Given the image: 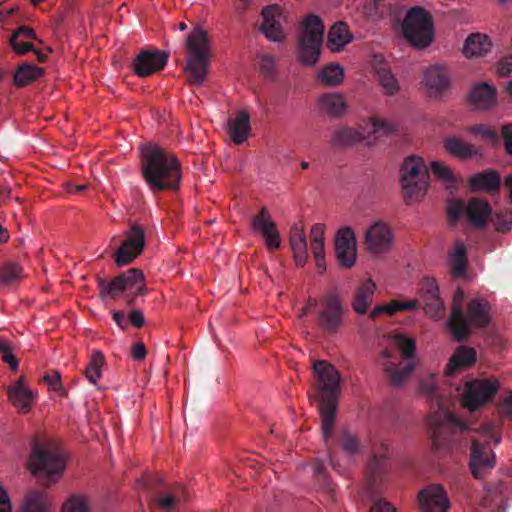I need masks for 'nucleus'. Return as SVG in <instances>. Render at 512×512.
Masks as SVG:
<instances>
[{"instance_id":"nucleus-44","label":"nucleus","mask_w":512,"mask_h":512,"mask_svg":"<svg viewBox=\"0 0 512 512\" xmlns=\"http://www.w3.org/2000/svg\"><path fill=\"white\" fill-rule=\"evenodd\" d=\"M344 79L343 66H322L317 73V80L324 86H337Z\"/></svg>"},{"instance_id":"nucleus-61","label":"nucleus","mask_w":512,"mask_h":512,"mask_svg":"<svg viewBox=\"0 0 512 512\" xmlns=\"http://www.w3.org/2000/svg\"><path fill=\"white\" fill-rule=\"evenodd\" d=\"M134 73L141 77L146 78L157 72H160L165 66H131Z\"/></svg>"},{"instance_id":"nucleus-38","label":"nucleus","mask_w":512,"mask_h":512,"mask_svg":"<svg viewBox=\"0 0 512 512\" xmlns=\"http://www.w3.org/2000/svg\"><path fill=\"white\" fill-rule=\"evenodd\" d=\"M451 274L453 277L463 276L467 268V249L464 243L457 240L453 251L449 253Z\"/></svg>"},{"instance_id":"nucleus-43","label":"nucleus","mask_w":512,"mask_h":512,"mask_svg":"<svg viewBox=\"0 0 512 512\" xmlns=\"http://www.w3.org/2000/svg\"><path fill=\"white\" fill-rule=\"evenodd\" d=\"M364 135L356 129L342 127L335 131L332 144L335 146H351L364 140Z\"/></svg>"},{"instance_id":"nucleus-37","label":"nucleus","mask_w":512,"mask_h":512,"mask_svg":"<svg viewBox=\"0 0 512 512\" xmlns=\"http://www.w3.org/2000/svg\"><path fill=\"white\" fill-rule=\"evenodd\" d=\"M35 38L34 31L26 26L19 27L10 37L9 43L17 54H25L33 50V45L28 39Z\"/></svg>"},{"instance_id":"nucleus-40","label":"nucleus","mask_w":512,"mask_h":512,"mask_svg":"<svg viewBox=\"0 0 512 512\" xmlns=\"http://www.w3.org/2000/svg\"><path fill=\"white\" fill-rule=\"evenodd\" d=\"M418 304H419L418 300H408V301L392 300L387 304L379 305V306L375 307L369 314V317L371 319H375L383 313H386L389 315H394L400 311L413 310V309L417 308Z\"/></svg>"},{"instance_id":"nucleus-58","label":"nucleus","mask_w":512,"mask_h":512,"mask_svg":"<svg viewBox=\"0 0 512 512\" xmlns=\"http://www.w3.org/2000/svg\"><path fill=\"white\" fill-rule=\"evenodd\" d=\"M495 226L500 232H507L512 229V212L504 211L496 213Z\"/></svg>"},{"instance_id":"nucleus-33","label":"nucleus","mask_w":512,"mask_h":512,"mask_svg":"<svg viewBox=\"0 0 512 512\" xmlns=\"http://www.w3.org/2000/svg\"><path fill=\"white\" fill-rule=\"evenodd\" d=\"M489 303L484 299H473L469 301L467 306V314L469 327L475 326L479 328H484L488 326L490 322L489 315Z\"/></svg>"},{"instance_id":"nucleus-31","label":"nucleus","mask_w":512,"mask_h":512,"mask_svg":"<svg viewBox=\"0 0 512 512\" xmlns=\"http://www.w3.org/2000/svg\"><path fill=\"white\" fill-rule=\"evenodd\" d=\"M492 50V41L490 37L483 33H472L464 42L463 54L467 58L482 57Z\"/></svg>"},{"instance_id":"nucleus-23","label":"nucleus","mask_w":512,"mask_h":512,"mask_svg":"<svg viewBox=\"0 0 512 512\" xmlns=\"http://www.w3.org/2000/svg\"><path fill=\"white\" fill-rule=\"evenodd\" d=\"M392 240L390 227L383 221H376L367 229L364 243L369 252L379 254L389 249Z\"/></svg>"},{"instance_id":"nucleus-52","label":"nucleus","mask_w":512,"mask_h":512,"mask_svg":"<svg viewBox=\"0 0 512 512\" xmlns=\"http://www.w3.org/2000/svg\"><path fill=\"white\" fill-rule=\"evenodd\" d=\"M420 391L431 400L440 404V398L437 391V381L434 376H428L420 381Z\"/></svg>"},{"instance_id":"nucleus-32","label":"nucleus","mask_w":512,"mask_h":512,"mask_svg":"<svg viewBox=\"0 0 512 512\" xmlns=\"http://www.w3.org/2000/svg\"><path fill=\"white\" fill-rule=\"evenodd\" d=\"M466 215L473 226L484 227L491 215V207L484 199L471 198L466 206Z\"/></svg>"},{"instance_id":"nucleus-29","label":"nucleus","mask_w":512,"mask_h":512,"mask_svg":"<svg viewBox=\"0 0 512 512\" xmlns=\"http://www.w3.org/2000/svg\"><path fill=\"white\" fill-rule=\"evenodd\" d=\"M130 64H167L169 53L157 48H148L141 50L137 55L131 58H123L121 55L115 56L112 64L129 62Z\"/></svg>"},{"instance_id":"nucleus-3","label":"nucleus","mask_w":512,"mask_h":512,"mask_svg":"<svg viewBox=\"0 0 512 512\" xmlns=\"http://www.w3.org/2000/svg\"><path fill=\"white\" fill-rule=\"evenodd\" d=\"M66 460L60 447L53 441L35 436L31 441L28 469L44 485L50 486L63 474Z\"/></svg>"},{"instance_id":"nucleus-28","label":"nucleus","mask_w":512,"mask_h":512,"mask_svg":"<svg viewBox=\"0 0 512 512\" xmlns=\"http://www.w3.org/2000/svg\"><path fill=\"white\" fill-rule=\"evenodd\" d=\"M476 361V352L473 348L467 346H459L451 358L445 369V374L451 377L469 367Z\"/></svg>"},{"instance_id":"nucleus-21","label":"nucleus","mask_w":512,"mask_h":512,"mask_svg":"<svg viewBox=\"0 0 512 512\" xmlns=\"http://www.w3.org/2000/svg\"><path fill=\"white\" fill-rule=\"evenodd\" d=\"M421 512H447L450 508L448 495L441 485L423 488L418 495Z\"/></svg>"},{"instance_id":"nucleus-47","label":"nucleus","mask_w":512,"mask_h":512,"mask_svg":"<svg viewBox=\"0 0 512 512\" xmlns=\"http://www.w3.org/2000/svg\"><path fill=\"white\" fill-rule=\"evenodd\" d=\"M379 83L387 95H395L399 91V84L395 76L385 67H381L378 71Z\"/></svg>"},{"instance_id":"nucleus-59","label":"nucleus","mask_w":512,"mask_h":512,"mask_svg":"<svg viewBox=\"0 0 512 512\" xmlns=\"http://www.w3.org/2000/svg\"><path fill=\"white\" fill-rule=\"evenodd\" d=\"M181 496L178 493L174 495L167 494L163 497H159L157 501V505L166 512H170L173 510L175 504L180 501Z\"/></svg>"},{"instance_id":"nucleus-5","label":"nucleus","mask_w":512,"mask_h":512,"mask_svg":"<svg viewBox=\"0 0 512 512\" xmlns=\"http://www.w3.org/2000/svg\"><path fill=\"white\" fill-rule=\"evenodd\" d=\"M400 185L404 202L410 205L422 198L428 189L430 175L421 157H406L400 167Z\"/></svg>"},{"instance_id":"nucleus-20","label":"nucleus","mask_w":512,"mask_h":512,"mask_svg":"<svg viewBox=\"0 0 512 512\" xmlns=\"http://www.w3.org/2000/svg\"><path fill=\"white\" fill-rule=\"evenodd\" d=\"M251 226L253 231L262 235L269 250L274 251L280 248L279 232L266 207H262L259 214L252 217Z\"/></svg>"},{"instance_id":"nucleus-7","label":"nucleus","mask_w":512,"mask_h":512,"mask_svg":"<svg viewBox=\"0 0 512 512\" xmlns=\"http://www.w3.org/2000/svg\"><path fill=\"white\" fill-rule=\"evenodd\" d=\"M395 344L401 352L402 358L407 362L401 366V363H398L397 355L389 350H384L381 353V361L384 372L390 383L394 386H398L405 381L407 376L415 368L412 361L415 355V341L404 335H397L395 336Z\"/></svg>"},{"instance_id":"nucleus-48","label":"nucleus","mask_w":512,"mask_h":512,"mask_svg":"<svg viewBox=\"0 0 512 512\" xmlns=\"http://www.w3.org/2000/svg\"><path fill=\"white\" fill-rule=\"evenodd\" d=\"M431 171L432 173L440 180L447 184V188L455 187L457 184V179L451 169L445 164L433 161L431 163Z\"/></svg>"},{"instance_id":"nucleus-2","label":"nucleus","mask_w":512,"mask_h":512,"mask_svg":"<svg viewBox=\"0 0 512 512\" xmlns=\"http://www.w3.org/2000/svg\"><path fill=\"white\" fill-rule=\"evenodd\" d=\"M316 376L315 387L318 393V410L321 416V429L325 443L333 435L334 422L340 395V373L330 363L318 360L313 363Z\"/></svg>"},{"instance_id":"nucleus-22","label":"nucleus","mask_w":512,"mask_h":512,"mask_svg":"<svg viewBox=\"0 0 512 512\" xmlns=\"http://www.w3.org/2000/svg\"><path fill=\"white\" fill-rule=\"evenodd\" d=\"M422 85L430 98L443 97L450 88V78L444 66H428L423 74Z\"/></svg>"},{"instance_id":"nucleus-51","label":"nucleus","mask_w":512,"mask_h":512,"mask_svg":"<svg viewBox=\"0 0 512 512\" xmlns=\"http://www.w3.org/2000/svg\"><path fill=\"white\" fill-rule=\"evenodd\" d=\"M466 206L461 199H450L447 203V215L451 224H455L466 212Z\"/></svg>"},{"instance_id":"nucleus-24","label":"nucleus","mask_w":512,"mask_h":512,"mask_svg":"<svg viewBox=\"0 0 512 512\" xmlns=\"http://www.w3.org/2000/svg\"><path fill=\"white\" fill-rule=\"evenodd\" d=\"M263 22L261 31L271 41L280 42L285 38V33L281 27L282 9L274 4L263 8Z\"/></svg>"},{"instance_id":"nucleus-30","label":"nucleus","mask_w":512,"mask_h":512,"mask_svg":"<svg viewBox=\"0 0 512 512\" xmlns=\"http://www.w3.org/2000/svg\"><path fill=\"white\" fill-rule=\"evenodd\" d=\"M469 185L472 191L494 193L500 188V175L495 170L487 169L474 174L469 180Z\"/></svg>"},{"instance_id":"nucleus-13","label":"nucleus","mask_w":512,"mask_h":512,"mask_svg":"<svg viewBox=\"0 0 512 512\" xmlns=\"http://www.w3.org/2000/svg\"><path fill=\"white\" fill-rule=\"evenodd\" d=\"M186 64H209L213 61V53L207 32L200 28H194L186 41Z\"/></svg>"},{"instance_id":"nucleus-12","label":"nucleus","mask_w":512,"mask_h":512,"mask_svg":"<svg viewBox=\"0 0 512 512\" xmlns=\"http://www.w3.org/2000/svg\"><path fill=\"white\" fill-rule=\"evenodd\" d=\"M387 452V445L381 443L377 449L373 450V454L367 463V487L372 495L381 493L382 484L388 473Z\"/></svg>"},{"instance_id":"nucleus-11","label":"nucleus","mask_w":512,"mask_h":512,"mask_svg":"<svg viewBox=\"0 0 512 512\" xmlns=\"http://www.w3.org/2000/svg\"><path fill=\"white\" fill-rule=\"evenodd\" d=\"M345 308L338 294L332 292L320 299L316 314L319 329L327 335H335L343 325Z\"/></svg>"},{"instance_id":"nucleus-18","label":"nucleus","mask_w":512,"mask_h":512,"mask_svg":"<svg viewBox=\"0 0 512 512\" xmlns=\"http://www.w3.org/2000/svg\"><path fill=\"white\" fill-rule=\"evenodd\" d=\"M463 300L464 291L458 288L454 294L451 315L447 321L450 333L458 342L465 341L469 336V322L463 312Z\"/></svg>"},{"instance_id":"nucleus-46","label":"nucleus","mask_w":512,"mask_h":512,"mask_svg":"<svg viewBox=\"0 0 512 512\" xmlns=\"http://www.w3.org/2000/svg\"><path fill=\"white\" fill-rule=\"evenodd\" d=\"M22 277V267L16 262L7 261L0 265V286L15 283Z\"/></svg>"},{"instance_id":"nucleus-27","label":"nucleus","mask_w":512,"mask_h":512,"mask_svg":"<svg viewBox=\"0 0 512 512\" xmlns=\"http://www.w3.org/2000/svg\"><path fill=\"white\" fill-rule=\"evenodd\" d=\"M320 114L330 118H340L347 110V103L340 93H324L317 100Z\"/></svg>"},{"instance_id":"nucleus-56","label":"nucleus","mask_w":512,"mask_h":512,"mask_svg":"<svg viewBox=\"0 0 512 512\" xmlns=\"http://www.w3.org/2000/svg\"><path fill=\"white\" fill-rule=\"evenodd\" d=\"M43 381L48 385L49 389L60 392L62 395H66L61 381V374L56 370L47 372L43 378Z\"/></svg>"},{"instance_id":"nucleus-54","label":"nucleus","mask_w":512,"mask_h":512,"mask_svg":"<svg viewBox=\"0 0 512 512\" xmlns=\"http://www.w3.org/2000/svg\"><path fill=\"white\" fill-rule=\"evenodd\" d=\"M311 468L313 471V476L317 480V482L325 489L332 491V488L330 487V484L327 480V475L325 472L324 464L321 460L314 459L311 462Z\"/></svg>"},{"instance_id":"nucleus-16","label":"nucleus","mask_w":512,"mask_h":512,"mask_svg":"<svg viewBox=\"0 0 512 512\" xmlns=\"http://www.w3.org/2000/svg\"><path fill=\"white\" fill-rule=\"evenodd\" d=\"M336 258L343 268H351L356 261L357 238L353 229L343 226L336 232L334 239Z\"/></svg>"},{"instance_id":"nucleus-17","label":"nucleus","mask_w":512,"mask_h":512,"mask_svg":"<svg viewBox=\"0 0 512 512\" xmlns=\"http://www.w3.org/2000/svg\"><path fill=\"white\" fill-rule=\"evenodd\" d=\"M498 92L494 85L487 82H476L471 85L467 95V103L476 111H489L498 104Z\"/></svg>"},{"instance_id":"nucleus-8","label":"nucleus","mask_w":512,"mask_h":512,"mask_svg":"<svg viewBox=\"0 0 512 512\" xmlns=\"http://www.w3.org/2000/svg\"><path fill=\"white\" fill-rule=\"evenodd\" d=\"M401 28L408 43L417 49L428 47L434 39L432 17L423 7L410 8Z\"/></svg>"},{"instance_id":"nucleus-49","label":"nucleus","mask_w":512,"mask_h":512,"mask_svg":"<svg viewBox=\"0 0 512 512\" xmlns=\"http://www.w3.org/2000/svg\"><path fill=\"white\" fill-rule=\"evenodd\" d=\"M208 66H184L183 74L190 85H201L208 74Z\"/></svg>"},{"instance_id":"nucleus-62","label":"nucleus","mask_w":512,"mask_h":512,"mask_svg":"<svg viewBox=\"0 0 512 512\" xmlns=\"http://www.w3.org/2000/svg\"><path fill=\"white\" fill-rule=\"evenodd\" d=\"M366 9L370 15L382 16L385 12L386 4L384 0H369Z\"/></svg>"},{"instance_id":"nucleus-19","label":"nucleus","mask_w":512,"mask_h":512,"mask_svg":"<svg viewBox=\"0 0 512 512\" xmlns=\"http://www.w3.org/2000/svg\"><path fill=\"white\" fill-rule=\"evenodd\" d=\"M251 226L253 231L262 235L269 250L274 251L280 248L279 232L266 207H262L259 214L252 217Z\"/></svg>"},{"instance_id":"nucleus-45","label":"nucleus","mask_w":512,"mask_h":512,"mask_svg":"<svg viewBox=\"0 0 512 512\" xmlns=\"http://www.w3.org/2000/svg\"><path fill=\"white\" fill-rule=\"evenodd\" d=\"M105 364V357L101 351H93L89 363L85 369V375L90 383L96 384L102 377V367Z\"/></svg>"},{"instance_id":"nucleus-55","label":"nucleus","mask_w":512,"mask_h":512,"mask_svg":"<svg viewBox=\"0 0 512 512\" xmlns=\"http://www.w3.org/2000/svg\"><path fill=\"white\" fill-rule=\"evenodd\" d=\"M62 512H89V507L85 498L72 496L64 504Z\"/></svg>"},{"instance_id":"nucleus-41","label":"nucleus","mask_w":512,"mask_h":512,"mask_svg":"<svg viewBox=\"0 0 512 512\" xmlns=\"http://www.w3.org/2000/svg\"><path fill=\"white\" fill-rule=\"evenodd\" d=\"M44 74L41 66H17L13 75V83L16 87H24Z\"/></svg>"},{"instance_id":"nucleus-36","label":"nucleus","mask_w":512,"mask_h":512,"mask_svg":"<svg viewBox=\"0 0 512 512\" xmlns=\"http://www.w3.org/2000/svg\"><path fill=\"white\" fill-rule=\"evenodd\" d=\"M375 290L376 284L373 282L372 279H367L358 287L355 293L354 300L352 302V307L356 313H367L368 307L372 302Z\"/></svg>"},{"instance_id":"nucleus-35","label":"nucleus","mask_w":512,"mask_h":512,"mask_svg":"<svg viewBox=\"0 0 512 512\" xmlns=\"http://www.w3.org/2000/svg\"><path fill=\"white\" fill-rule=\"evenodd\" d=\"M353 39L348 26L339 22L334 24L327 36L326 46L331 52H339L345 45L350 43Z\"/></svg>"},{"instance_id":"nucleus-53","label":"nucleus","mask_w":512,"mask_h":512,"mask_svg":"<svg viewBox=\"0 0 512 512\" xmlns=\"http://www.w3.org/2000/svg\"><path fill=\"white\" fill-rule=\"evenodd\" d=\"M340 444L342 450L348 455H354L359 451V441L356 436L344 431L341 435Z\"/></svg>"},{"instance_id":"nucleus-34","label":"nucleus","mask_w":512,"mask_h":512,"mask_svg":"<svg viewBox=\"0 0 512 512\" xmlns=\"http://www.w3.org/2000/svg\"><path fill=\"white\" fill-rule=\"evenodd\" d=\"M229 134L236 144H242L246 141L250 130V116L247 111L241 110L236 114L233 120H229Z\"/></svg>"},{"instance_id":"nucleus-6","label":"nucleus","mask_w":512,"mask_h":512,"mask_svg":"<svg viewBox=\"0 0 512 512\" xmlns=\"http://www.w3.org/2000/svg\"><path fill=\"white\" fill-rule=\"evenodd\" d=\"M428 423L431 430L432 444L437 450L457 444L468 431L465 423L443 409L432 414Z\"/></svg>"},{"instance_id":"nucleus-63","label":"nucleus","mask_w":512,"mask_h":512,"mask_svg":"<svg viewBox=\"0 0 512 512\" xmlns=\"http://www.w3.org/2000/svg\"><path fill=\"white\" fill-rule=\"evenodd\" d=\"M501 134L503 137L505 150L512 156V124L502 126Z\"/></svg>"},{"instance_id":"nucleus-60","label":"nucleus","mask_w":512,"mask_h":512,"mask_svg":"<svg viewBox=\"0 0 512 512\" xmlns=\"http://www.w3.org/2000/svg\"><path fill=\"white\" fill-rule=\"evenodd\" d=\"M467 130L472 134L481 135L487 139H496V133L489 126L484 124L470 126Z\"/></svg>"},{"instance_id":"nucleus-42","label":"nucleus","mask_w":512,"mask_h":512,"mask_svg":"<svg viewBox=\"0 0 512 512\" xmlns=\"http://www.w3.org/2000/svg\"><path fill=\"white\" fill-rule=\"evenodd\" d=\"M446 150L459 158H471L477 154V150L471 144H468L458 137H449L445 140Z\"/></svg>"},{"instance_id":"nucleus-4","label":"nucleus","mask_w":512,"mask_h":512,"mask_svg":"<svg viewBox=\"0 0 512 512\" xmlns=\"http://www.w3.org/2000/svg\"><path fill=\"white\" fill-rule=\"evenodd\" d=\"M96 282L101 299L110 298L116 300L122 293H127L126 302L129 307L134 306L138 295H143L147 292L144 274L138 268H130L110 281L98 276Z\"/></svg>"},{"instance_id":"nucleus-26","label":"nucleus","mask_w":512,"mask_h":512,"mask_svg":"<svg viewBox=\"0 0 512 512\" xmlns=\"http://www.w3.org/2000/svg\"><path fill=\"white\" fill-rule=\"evenodd\" d=\"M10 403L23 414L28 413L34 403L36 392L26 386L25 378L20 377L7 388Z\"/></svg>"},{"instance_id":"nucleus-1","label":"nucleus","mask_w":512,"mask_h":512,"mask_svg":"<svg viewBox=\"0 0 512 512\" xmlns=\"http://www.w3.org/2000/svg\"><path fill=\"white\" fill-rule=\"evenodd\" d=\"M140 173L152 194L177 191L182 180L176 155L154 144L141 146Z\"/></svg>"},{"instance_id":"nucleus-15","label":"nucleus","mask_w":512,"mask_h":512,"mask_svg":"<svg viewBox=\"0 0 512 512\" xmlns=\"http://www.w3.org/2000/svg\"><path fill=\"white\" fill-rule=\"evenodd\" d=\"M499 384L494 380H473L466 384L463 402L470 410H476L494 398Z\"/></svg>"},{"instance_id":"nucleus-39","label":"nucleus","mask_w":512,"mask_h":512,"mask_svg":"<svg viewBox=\"0 0 512 512\" xmlns=\"http://www.w3.org/2000/svg\"><path fill=\"white\" fill-rule=\"evenodd\" d=\"M21 512H50L49 502L43 492L32 490L26 493Z\"/></svg>"},{"instance_id":"nucleus-14","label":"nucleus","mask_w":512,"mask_h":512,"mask_svg":"<svg viewBox=\"0 0 512 512\" xmlns=\"http://www.w3.org/2000/svg\"><path fill=\"white\" fill-rule=\"evenodd\" d=\"M145 246V233L138 224H133L127 232L126 239L114 254L115 263L118 267L130 264L141 254Z\"/></svg>"},{"instance_id":"nucleus-50","label":"nucleus","mask_w":512,"mask_h":512,"mask_svg":"<svg viewBox=\"0 0 512 512\" xmlns=\"http://www.w3.org/2000/svg\"><path fill=\"white\" fill-rule=\"evenodd\" d=\"M370 121L373 127V132L378 136L390 135L397 131L395 124L379 116L371 117Z\"/></svg>"},{"instance_id":"nucleus-57","label":"nucleus","mask_w":512,"mask_h":512,"mask_svg":"<svg viewBox=\"0 0 512 512\" xmlns=\"http://www.w3.org/2000/svg\"><path fill=\"white\" fill-rule=\"evenodd\" d=\"M290 245L294 254V260L296 264L298 266H304L308 259L307 241H298Z\"/></svg>"},{"instance_id":"nucleus-25","label":"nucleus","mask_w":512,"mask_h":512,"mask_svg":"<svg viewBox=\"0 0 512 512\" xmlns=\"http://www.w3.org/2000/svg\"><path fill=\"white\" fill-rule=\"evenodd\" d=\"M420 298L426 314L433 318H441L444 313V303L439 296L438 285L433 279H426L420 288Z\"/></svg>"},{"instance_id":"nucleus-64","label":"nucleus","mask_w":512,"mask_h":512,"mask_svg":"<svg viewBox=\"0 0 512 512\" xmlns=\"http://www.w3.org/2000/svg\"><path fill=\"white\" fill-rule=\"evenodd\" d=\"M369 512H395V508L385 500L374 502Z\"/></svg>"},{"instance_id":"nucleus-9","label":"nucleus","mask_w":512,"mask_h":512,"mask_svg":"<svg viewBox=\"0 0 512 512\" xmlns=\"http://www.w3.org/2000/svg\"><path fill=\"white\" fill-rule=\"evenodd\" d=\"M324 25L316 15L307 16L302 22L297 52L301 64H316L323 44Z\"/></svg>"},{"instance_id":"nucleus-10","label":"nucleus","mask_w":512,"mask_h":512,"mask_svg":"<svg viewBox=\"0 0 512 512\" xmlns=\"http://www.w3.org/2000/svg\"><path fill=\"white\" fill-rule=\"evenodd\" d=\"M485 443L472 441L469 468L474 478H484L495 466V453L490 448L491 441L495 445L501 442L502 436L493 424L486 426Z\"/></svg>"}]
</instances>
